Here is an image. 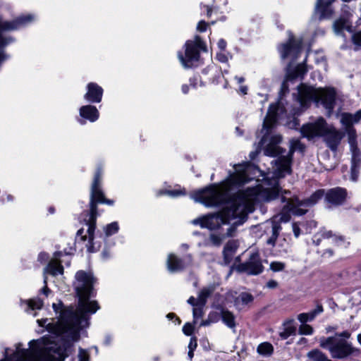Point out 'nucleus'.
Wrapping results in <instances>:
<instances>
[{
  "mask_svg": "<svg viewBox=\"0 0 361 361\" xmlns=\"http://www.w3.org/2000/svg\"><path fill=\"white\" fill-rule=\"evenodd\" d=\"M192 197L195 201L201 202L207 207L226 204L220 212L208 214L192 221V224L200 225L201 228H205L210 231L218 230L223 224H229L231 218L234 216L235 212H241L243 207L242 204L237 203L235 207L237 210H232L230 207V197L226 200V194L215 184H211L202 190L195 191Z\"/></svg>",
  "mask_w": 361,
  "mask_h": 361,
  "instance_id": "obj_1",
  "label": "nucleus"
},
{
  "mask_svg": "<svg viewBox=\"0 0 361 361\" xmlns=\"http://www.w3.org/2000/svg\"><path fill=\"white\" fill-rule=\"evenodd\" d=\"M96 281L92 272L78 271L75 274L74 288L78 297V307H71L62 313V317L66 326H77L80 324H89L88 313L94 314L99 310V306L96 300H90L93 296V286Z\"/></svg>",
  "mask_w": 361,
  "mask_h": 361,
  "instance_id": "obj_2",
  "label": "nucleus"
},
{
  "mask_svg": "<svg viewBox=\"0 0 361 361\" xmlns=\"http://www.w3.org/2000/svg\"><path fill=\"white\" fill-rule=\"evenodd\" d=\"M29 345L30 349H20L21 344L18 343L11 359L0 361H63L66 356L56 344L41 347L40 340H32Z\"/></svg>",
  "mask_w": 361,
  "mask_h": 361,
  "instance_id": "obj_3",
  "label": "nucleus"
},
{
  "mask_svg": "<svg viewBox=\"0 0 361 361\" xmlns=\"http://www.w3.org/2000/svg\"><path fill=\"white\" fill-rule=\"evenodd\" d=\"M303 137L310 140L315 137H324V141L333 152H336L345 134L334 127H329L325 119L318 118L314 122L303 125L300 128Z\"/></svg>",
  "mask_w": 361,
  "mask_h": 361,
  "instance_id": "obj_4",
  "label": "nucleus"
},
{
  "mask_svg": "<svg viewBox=\"0 0 361 361\" xmlns=\"http://www.w3.org/2000/svg\"><path fill=\"white\" fill-rule=\"evenodd\" d=\"M336 93L334 88H319L300 84L298 87L297 100L302 107H307L312 102H321L330 116L334 109Z\"/></svg>",
  "mask_w": 361,
  "mask_h": 361,
  "instance_id": "obj_5",
  "label": "nucleus"
},
{
  "mask_svg": "<svg viewBox=\"0 0 361 361\" xmlns=\"http://www.w3.org/2000/svg\"><path fill=\"white\" fill-rule=\"evenodd\" d=\"M277 110L276 106L270 105L262 125V131L264 130L265 133L259 142V145L262 147L267 141H269L264 147V153L266 156L272 157L281 156L286 152L285 149L279 146L282 141V136L281 135H270L271 129L277 122Z\"/></svg>",
  "mask_w": 361,
  "mask_h": 361,
  "instance_id": "obj_6",
  "label": "nucleus"
},
{
  "mask_svg": "<svg viewBox=\"0 0 361 361\" xmlns=\"http://www.w3.org/2000/svg\"><path fill=\"white\" fill-rule=\"evenodd\" d=\"M319 346L328 350L333 359L345 360L360 354V349L353 347L347 340L337 336L321 338Z\"/></svg>",
  "mask_w": 361,
  "mask_h": 361,
  "instance_id": "obj_7",
  "label": "nucleus"
},
{
  "mask_svg": "<svg viewBox=\"0 0 361 361\" xmlns=\"http://www.w3.org/2000/svg\"><path fill=\"white\" fill-rule=\"evenodd\" d=\"M52 307L56 313L60 312V319L56 324H48L47 326V329L55 334L57 336H63L64 334H66L68 336H69L73 341H77L80 339V331L85 328L88 326L89 324L84 325L85 323L80 324L77 326H66V323L63 319L62 317V313L68 310L71 307H73L72 306H70L67 307L66 309H63V304L62 301L59 300L58 303H53Z\"/></svg>",
  "mask_w": 361,
  "mask_h": 361,
  "instance_id": "obj_8",
  "label": "nucleus"
},
{
  "mask_svg": "<svg viewBox=\"0 0 361 361\" xmlns=\"http://www.w3.org/2000/svg\"><path fill=\"white\" fill-rule=\"evenodd\" d=\"M306 147L298 139H292L290 141V148L286 155L279 156L273 162L275 165L274 176L276 178H284L287 174L292 173L291 165L293 159V154L295 151L304 153Z\"/></svg>",
  "mask_w": 361,
  "mask_h": 361,
  "instance_id": "obj_9",
  "label": "nucleus"
},
{
  "mask_svg": "<svg viewBox=\"0 0 361 361\" xmlns=\"http://www.w3.org/2000/svg\"><path fill=\"white\" fill-rule=\"evenodd\" d=\"M185 56L181 52L178 53V58L185 68H191L195 62H197L200 57V50L207 51V47L199 35L195 37V40H188L185 44Z\"/></svg>",
  "mask_w": 361,
  "mask_h": 361,
  "instance_id": "obj_10",
  "label": "nucleus"
},
{
  "mask_svg": "<svg viewBox=\"0 0 361 361\" xmlns=\"http://www.w3.org/2000/svg\"><path fill=\"white\" fill-rule=\"evenodd\" d=\"M237 203H240L243 204V209L241 212H235L236 215L235 214L233 217L231 218V221L233 219H237L232 226H231L226 232V236L227 237H232L233 236L235 231L236 227L239 225L243 224L247 219V212L246 209L247 207V200L246 198L241 194L234 195L231 197H230V207L232 209V210H237L235 208L237 207Z\"/></svg>",
  "mask_w": 361,
  "mask_h": 361,
  "instance_id": "obj_11",
  "label": "nucleus"
},
{
  "mask_svg": "<svg viewBox=\"0 0 361 361\" xmlns=\"http://www.w3.org/2000/svg\"><path fill=\"white\" fill-rule=\"evenodd\" d=\"M281 178H276L274 176V171L272 173V176L271 178L267 177L265 178V183L270 187L267 188H263L260 190L259 193V197L264 202H271L272 200H276L281 195L284 196V195H290V192L289 190H283L279 184V179Z\"/></svg>",
  "mask_w": 361,
  "mask_h": 361,
  "instance_id": "obj_12",
  "label": "nucleus"
},
{
  "mask_svg": "<svg viewBox=\"0 0 361 361\" xmlns=\"http://www.w3.org/2000/svg\"><path fill=\"white\" fill-rule=\"evenodd\" d=\"M348 192L345 188L336 187L324 192V202L326 207L331 209L344 204L347 199Z\"/></svg>",
  "mask_w": 361,
  "mask_h": 361,
  "instance_id": "obj_13",
  "label": "nucleus"
},
{
  "mask_svg": "<svg viewBox=\"0 0 361 361\" xmlns=\"http://www.w3.org/2000/svg\"><path fill=\"white\" fill-rule=\"evenodd\" d=\"M324 195V189H319L313 192L310 197L304 200H300L298 197H293L288 199L285 196L281 198V202H286V204H291L293 207H310L315 205L319 200H320Z\"/></svg>",
  "mask_w": 361,
  "mask_h": 361,
  "instance_id": "obj_14",
  "label": "nucleus"
},
{
  "mask_svg": "<svg viewBox=\"0 0 361 361\" xmlns=\"http://www.w3.org/2000/svg\"><path fill=\"white\" fill-rule=\"evenodd\" d=\"M348 143L352 153L350 179L353 181H356L358 178L360 169L361 168V151L357 147V140H355L352 135L350 140H348Z\"/></svg>",
  "mask_w": 361,
  "mask_h": 361,
  "instance_id": "obj_15",
  "label": "nucleus"
},
{
  "mask_svg": "<svg viewBox=\"0 0 361 361\" xmlns=\"http://www.w3.org/2000/svg\"><path fill=\"white\" fill-rule=\"evenodd\" d=\"M239 270L250 275L261 274L264 270V267L259 253H252L247 261L239 265Z\"/></svg>",
  "mask_w": 361,
  "mask_h": 361,
  "instance_id": "obj_16",
  "label": "nucleus"
},
{
  "mask_svg": "<svg viewBox=\"0 0 361 361\" xmlns=\"http://www.w3.org/2000/svg\"><path fill=\"white\" fill-rule=\"evenodd\" d=\"M361 119V110L355 114L344 113L342 114L341 122L345 126V132L348 135V140H350L351 134L354 140H357V133L355 128L353 126L354 123H357Z\"/></svg>",
  "mask_w": 361,
  "mask_h": 361,
  "instance_id": "obj_17",
  "label": "nucleus"
},
{
  "mask_svg": "<svg viewBox=\"0 0 361 361\" xmlns=\"http://www.w3.org/2000/svg\"><path fill=\"white\" fill-rule=\"evenodd\" d=\"M98 215L97 207L95 204H90L89 219L87 221L88 225V242L90 245L87 247L89 252H93V240L94 238V231L96 228V220Z\"/></svg>",
  "mask_w": 361,
  "mask_h": 361,
  "instance_id": "obj_18",
  "label": "nucleus"
},
{
  "mask_svg": "<svg viewBox=\"0 0 361 361\" xmlns=\"http://www.w3.org/2000/svg\"><path fill=\"white\" fill-rule=\"evenodd\" d=\"M87 92L85 95V99L92 103H99L102 101L103 89L97 84L90 82L87 85Z\"/></svg>",
  "mask_w": 361,
  "mask_h": 361,
  "instance_id": "obj_19",
  "label": "nucleus"
},
{
  "mask_svg": "<svg viewBox=\"0 0 361 361\" xmlns=\"http://www.w3.org/2000/svg\"><path fill=\"white\" fill-rule=\"evenodd\" d=\"M238 247V244L235 240H229L225 245L223 250V256L226 264H229L231 262Z\"/></svg>",
  "mask_w": 361,
  "mask_h": 361,
  "instance_id": "obj_20",
  "label": "nucleus"
},
{
  "mask_svg": "<svg viewBox=\"0 0 361 361\" xmlns=\"http://www.w3.org/2000/svg\"><path fill=\"white\" fill-rule=\"evenodd\" d=\"M80 116L91 122H94L99 118V111L94 106L85 105L80 107Z\"/></svg>",
  "mask_w": 361,
  "mask_h": 361,
  "instance_id": "obj_21",
  "label": "nucleus"
},
{
  "mask_svg": "<svg viewBox=\"0 0 361 361\" xmlns=\"http://www.w3.org/2000/svg\"><path fill=\"white\" fill-rule=\"evenodd\" d=\"M166 264L167 268L171 272L180 271L185 268L183 260L173 254L169 255Z\"/></svg>",
  "mask_w": 361,
  "mask_h": 361,
  "instance_id": "obj_22",
  "label": "nucleus"
},
{
  "mask_svg": "<svg viewBox=\"0 0 361 361\" xmlns=\"http://www.w3.org/2000/svg\"><path fill=\"white\" fill-rule=\"evenodd\" d=\"M301 49V43L294 39L293 37H290L289 41L286 44L282 45L281 57L287 58L292 50L299 52Z\"/></svg>",
  "mask_w": 361,
  "mask_h": 361,
  "instance_id": "obj_23",
  "label": "nucleus"
},
{
  "mask_svg": "<svg viewBox=\"0 0 361 361\" xmlns=\"http://www.w3.org/2000/svg\"><path fill=\"white\" fill-rule=\"evenodd\" d=\"M281 229L282 228L280 222H276V220H272L271 221V235L266 242L268 245H270L272 247L276 246V240Z\"/></svg>",
  "mask_w": 361,
  "mask_h": 361,
  "instance_id": "obj_24",
  "label": "nucleus"
},
{
  "mask_svg": "<svg viewBox=\"0 0 361 361\" xmlns=\"http://www.w3.org/2000/svg\"><path fill=\"white\" fill-rule=\"evenodd\" d=\"M281 229L282 228L280 222H276V220H272L271 221V235L266 242L268 245H270L272 247L276 246V240Z\"/></svg>",
  "mask_w": 361,
  "mask_h": 361,
  "instance_id": "obj_25",
  "label": "nucleus"
},
{
  "mask_svg": "<svg viewBox=\"0 0 361 361\" xmlns=\"http://www.w3.org/2000/svg\"><path fill=\"white\" fill-rule=\"evenodd\" d=\"M49 273L55 276L58 274H63V267L60 260H51L49 262L47 267L44 269V274Z\"/></svg>",
  "mask_w": 361,
  "mask_h": 361,
  "instance_id": "obj_26",
  "label": "nucleus"
},
{
  "mask_svg": "<svg viewBox=\"0 0 361 361\" xmlns=\"http://www.w3.org/2000/svg\"><path fill=\"white\" fill-rule=\"evenodd\" d=\"M221 319L223 322L230 329H235L236 326L235 317L233 312L225 309L224 307H221L220 311Z\"/></svg>",
  "mask_w": 361,
  "mask_h": 361,
  "instance_id": "obj_27",
  "label": "nucleus"
},
{
  "mask_svg": "<svg viewBox=\"0 0 361 361\" xmlns=\"http://www.w3.org/2000/svg\"><path fill=\"white\" fill-rule=\"evenodd\" d=\"M100 179H101V170L99 169H97V172L94 174V180L91 187V195H90V204H94V197L97 195V192L102 191L99 188L100 185Z\"/></svg>",
  "mask_w": 361,
  "mask_h": 361,
  "instance_id": "obj_28",
  "label": "nucleus"
},
{
  "mask_svg": "<svg viewBox=\"0 0 361 361\" xmlns=\"http://www.w3.org/2000/svg\"><path fill=\"white\" fill-rule=\"evenodd\" d=\"M294 319H288L283 322V330L279 333L280 337L285 340L295 334L296 328L293 325Z\"/></svg>",
  "mask_w": 361,
  "mask_h": 361,
  "instance_id": "obj_29",
  "label": "nucleus"
},
{
  "mask_svg": "<svg viewBox=\"0 0 361 361\" xmlns=\"http://www.w3.org/2000/svg\"><path fill=\"white\" fill-rule=\"evenodd\" d=\"M309 361H332L328 356L318 348L312 349L307 353Z\"/></svg>",
  "mask_w": 361,
  "mask_h": 361,
  "instance_id": "obj_30",
  "label": "nucleus"
},
{
  "mask_svg": "<svg viewBox=\"0 0 361 361\" xmlns=\"http://www.w3.org/2000/svg\"><path fill=\"white\" fill-rule=\"evenodd\" d=\"M335 0H329L326 4H323L322 1L321 6L319 7H317V5L316 4V10L319 12V20L329 18L331 16L333 11L329 6Z\"/></svg>",
  "mask_w": 361,
  "mask_h": 361,
  "instance_id": "obj_31",
  "label": "nucleus"
},
{
  "mask_svg": "<svg viewBox=\"0 0 361 361\" xmlns=\"http://www.w3.org/2000/svg\"><path fill=\"white\" fill-rule=\"evenodd\" d=\"M216 286L214 284L203 288L198 295L199 304L202 306H204L206 305L207 298L214 292Z\"/></svg>",
  "mask_w": 361,
  "mask_h": 361,
  "instance_id": "obj_32",
  "label": "nucleus"
},
{
  "mask_svg": "<svg viewBox=\"0 0 361 361\" xmlns=\"http://www.w3.org/2000/svg\"><path fill=\"white\" fill-rule=\"evenodd\" d=\"M307 72V68L302 63L298 64L294 70L290 71L288 74V79L289 80H294L297 79L298 78H302L304 75Z\"/></svg>",
  "mask_w": 361,
  "mask_h": 361,
  "instance_id": "obj_33",
  "label": "nucleus"
},
{
  "mask_svg": "<svg viewBox=\"0 0 361 361\" xmlns=\"http://www.w3.org/2000/svg\"><path fill=\"white\" fill-rule=\"evenodd\" d=\"M253 300L254 297L251 293L243 292L239 295L238 297L235 298L234 304L235 306H237L240 304V302H241L243 305H246L252 302Z\"/></svg>",
  "mask_w": 361,
  "mask_h": 361,
  "instance_id": "obj_34",
  "label": "nucleus"
},
{
  "mask_svg": "<svg viewBox=\"0 0 361 361\" xmlns=\"http://www.w3.org/2000/svg\"><path fill=\"white\" fill-rule=\"evenodd\" d=\"M257 351L260 355L269 356L273 353L274 348L271 343L264 342L258 345Z\"/></svg>",
  "mask_w": 361,
  "mask_h": 361,
  "instance_id": "obj_35",
  "label": "nucleus"
},
{
  "mask_svg": "<svg viewBox=\"0 0 361 361\" xmlns=\"http://www.w3.org/2000/svg\"><path fill=\"white\" fill-rule=\"evenodd\" d=\"M283 210L291 212L295 216H302L307 212V209L300 208V207H293L291 204H285Z\"/></svg>",
  "mask_w": 361,
  "mask_h": 361,
  "instance_id": "obj_36",
  "label": "nucleus"
},
{
  "mask_svg": "<svg viewBox=\"0 0 361 361\" xmlns=\"http://www.w3.org/2000/svg\"><path fill=\"white\" fill-rule=\"evenodd\" d=\"M21 302H25L27 305V309L30 310H35V309H41L43 305V301L40 299H30L28 300H21Z\"/></svg>",
  "mask_w": 361,
  "mask_h": 361,
  "instance_id": "obj_37",
  "label": "nucleus"
},
{
  "mask_svg": "<svg viewBox=\"0 0 361 361\" xmlns=\"http://www.w3.org/2000/svg\"><path fill=\"white\" fill-rule=\"evenodd\" d=\"M97 203H105L109 205L113 204L114 201L111 200L106 199L102 191H99L97 195L94 197V204L97 207Z\"/></svg>",
  "mask_w": 361,
  "mask_h": 361,
  "instance_id": "obj_38",
  "label": "nucleus"
},
{
  "mask_svg": "<svg viewBox=\"0 0 361 361\" xmlns=\"http://www.w3.org/2000/svg\"><path fill=\"white\" fill-rule=\"evenodd\" d=\"M118 231V224L117 222H113L108 224L105 228V234L106 236H110Z\"/></svg>",
  "mask_w": 361,
  "mask_h": 361,
  "instance_id": "obj_39",
  "label": "nucleus"
},
{
  "mask_svg": "<svg viewBox=\"0 0 361 361\" xmlns=\"http://www.w3.org/2000/svg\"><path fill=\"white\" fill-rule=\"evenodd\" d=\"M203 307L200 304L198 306L193 307L192 314L194 318V323H196V321L202 317L203 316Z\"/></svg>",
  "mask_w": 361,
  "mask_h": 361,
  "instance_id": "obj_40",
  "label": "nucleus"
},
{
  "mask_svg": "<svg viewBox=\"0 0 361 361\" xmlns=\"http://www.w3.org/2000/svg\"><path fill=\"white\" fill-rule=\"evenodd\" d=\"M313 333V328L307 324H303L299 327V334L301 335H310Z\"/></svg>",
  "mask_w": 361,
  "mask_h": 361,
  "instance_id": "obj_41",
  "label": "nucleus"
},
{
  "mask_svg": "<svg viewBox=\"0 0 361 361\" xmlns=\"http://www.w3.org/2000/svg\"><path fill=\"white\" fill-rule=\"evenodd\" d=\"M285 267V263L281 262H273L270 264V269L274 272L283 271Z\"/></svg>",
  "mask_w": 361,
  "mask_h": 361,
  "instance_id": "obj_42",
  "label": "nucleus"
},
{
  "mask_svg": "<svg viewBox=\"0 0 361 361\" xmlns=\"http://www.w3.org/2000/svg\"><path fill=\"white\" fill-rule=\"evenodd\" d=\"M345 27V20L343 19H339L334 22V28L336 32L342 31Z\"/></svg>",
  "mask_w": 361,
  "mask_h": 361,
  "instance_id": "obj_43",
  "label": "nucleus"
},
{
  "mask_svg": "<svg viewBox=\"0 0 361 361\" xmlns=\"http://www.w3.org/2000/svg\"><path fill=\"white\" fill-rule=\"evenodd\" d=\"M283 213H281L279 216V219L278 220H276V222H280V224H281V222H288L290 220V214H289V212L288 211H286V210H283Z\"/></svg>",
  "mask_w": 361,
  "mask_h": 361,
  "instance_id": "obj_44",
  "label": "nucleus"
},
{
  "mask_svg": "<svg viewBox=\"0 0 361 361\" xmlns=\"http://www.w3.org/2000/svg\"><path fill=\"white\" fill-rule=\"evenodd\" d=\"M209 240L212 245L219 246L221 244L222 238L219 235L211 233L209 235Z\"/></svg>",
  "mask_w": 361,
  "mask_h": 361,
  "instance_id": "obj_45",
  "label": "nucleus"
},
{
  "mask_svg": "<svg viewBox=\"0 0 361 361\" xmlns=\"http://www.w3.org/2000/svg\"><path fill=\"white\" fill-rule=\"evenodd\" d=\"M183 333L187 336H190L194 331V326L190 323H186L183 327Z\"/></svg>",
  "mask_w": 361,
  "mask_h": 361,
  "instance_id": "obj_46",
  "label": "nucleus"
},
{
  "mask_svg": "<svg viewBox=\"0 0 361 361\" xmlns=\"http://www.w3.org/2000/svg\"><path fill=\"white\" fill-rule=\"evenodd\" d=\"M352 40L354 44L361 47V31L354 33L352 36Z\"/></svg>",
  "mask_w": 361,
  "mask_h": 361,
  "instance_id": "obj_47",
  "label": "nucleus"
},
{
  "mask_svg": "<svg viewBox=\"0 0 361 361\" xmlns=\"http://www.w3.org/2000/svg\"><path fill=\"white\" fill-rule=\"evenodd\" d=\"M78 361H89L88 353L82 348L79 350Z\"/></svg>",
  "mask_w": 361,
  "mask_h": 361,
  "instance_id": "obj_48",
  "label": "nucleus"
},
{
  "mask_svg": "<svg viewBox=\"0 0 361 361\" xmlns=\"http://www.w3.org/2000/svg\"><path fill=\"white\" fill-rule=\"evenodd\" d=\"M287 126L292 129H296L300 126V121L297 118H293L287 123Z\"/></svg>",
  "mask_w": 361,
  "mask_h": 361,
  "instance_id": "obj_49",
  "label": "nucleus"
},
{
  "mask_svg": "<svg viewBox=\"0 0 361 361\" xmlns=\"http://www.w3.org/2000/svg\"><path fill=\"white\" fill-rule=\"evenodd\" d=\"M298 319L301 323H302V324L307 322V321H310L309 314H307V313H301L298 314Z\"/></svg>",
  "mask_w": 361,
  "mask_h": 361,
  "instance_id": "obj_50",
  "label": "nucleus"
},
{
  "mask_svg": "<svg viewBox=\"0 0 361 361\" xmlns=\"http://www.w3.org/2000/svg\"><path fill=\"white\" fill-rule=\"evenodd\" d=\"M293 231L294 235L298 238L300 234V228L299 224L297 222L293 223Z\"/></svg>",
  "mask_w": 361,
  "mask_h": 361,
  "instance_id": "obj_51",
  "label": "nucleus"
},
{
  "mask_svg": "<svg viewBox=\"0 0 361 361\" xmlns=\"http://www.w3.org/2000/svg\"><path fill=\"white\" fill-rule=\"evenodd\" d=\"M207 23L204 20H201L197 25V30L200 32H204L207 30Z\"/></svg>",
  "mask_w": 361,
  "mask_h": 361,
  "instance_id": "obj_52",
  "label": "nucleus"
},
{
  "mask_svg": "<svg viewBox=\"0 0 361 361\" xmlns=\"http://www.w3.org/2000/svg\"><path fill=\"white\" fill-rule=\"evenodd\" d=\"M333 240L336 245H338L345 241V237L341 235H336L334 234Z\"/></svg>",
  "mask_w": 361,
  "mask_h": 361,
  "instance_id": "obj_53",
  "label": "nucleus"
},
{
  "mask_svg": "<svg viewBox=\"0 0 361 361\" xmlns=\"http://www.w3.org/2000/svg\"><path fill=\"white\" fill-rule=\"evenodd\" d=\"M165 193H166L171 196H173V197H176L180 195L185 194V192H183L182 190H167L165 192Z\"/></svg>",
  "mask_w": 361,
  "mask_h": 361,
  "instance_id": "obj_54",
  "label": "nucleus"
},
{
  "mask_svg": "<svg viewBox=\"0 0 361 361\" xmlns=\"http://www.w3.org/2000/svg\"><path fill=\"white\" fill-rule=\"evenodd\" d=\"M334 336H337L338 338H342L347 340L350 337V333L348 331H344L340 334L336 333Z\"/></svg>",
  "mask_w": 361,
  "mask_h": 361,
  "instance_id": "obj_55",
  "label": "nucleus"
},
{
  "mask_svg": "<svg viewBox=\"0 0 361 361\" xmlns=\"http://www.w3.org/2000/svg\"><path fill=\"white\" fill-rule=\"evenodd\" d=\"M44 286L41 290V291L42 293H44V295H46L47 296L48 293L50 292V290L47 286V277L46 276H44Z\"/></svg>",
  "mask_w": 361,
  "mask_h": 361,
  "instance_id": "obj_56",
  "label": "nucleus"
},
{
  "mask_svg": "<svg viewBox=\"0 0 361 361\" xmlns=\"http://www.w3.org/2000/svg\"><path fill=\"white\" fill-rule=\"evenodd\" d=\"M350 10V7L346 4H343L341 8L342 12L343 13L344 16L347 18L351 16Z\"/></svg>",
  "mask_w": 361,
  "mask_h": 361,
  "instance_id": "obj_57",
  "label": "nucleus"
},
{
  "mask_svg": "<svg viewBox=\"0 0 361 361\" xmlns=\"http://www.w3.org/2000/svg\"><path fill=\"white\" fill-rule=\"evenodd\" d=\"M197 343L196 337H192L188 345V348L195 350V349L197 348Z\"/></svg>",
  "mask_w": 361,
  "mask_h": 361,
  "instance_id": "obj_58",
  "label": "nucleus"
},
{
  "mask_svg": "<svg viewBox=\"0 0 361 361\" xmlns=\"http://www.w3.org/2000/svg\"><path fill=\"white\" fill-rule=\"evenodd\" d=\"M49 259V255L46 252H40L38 256L39 261L43 262H46Z\"/></svg>",
  "mask_w": 361,
  "mask_h": 361,
  "instance_id": "obj_59",
  "label": "nucleus"
},
{
  "mask_svg": "<svg viewBox=\"0 0 361 361\" xmlns=\"http://www.w3.org/2000/svg\"><path fill=\"white\" fill-rule=\"evenodd\" d=\"M277 286H278V283H277V281H276L274 280H269L267 283V287L269 288L273 289V288H276Z\"/></svg>",
  "mask_w": 361,
  "mask_h": 361,
  "instance_id": "obj_60",
  "label": "nucleus"
},
{
  "mask_svg": "<svg viewBox=\"0 0 361 361\" xmlns=\"http://www.w3.org/2000/svg\"><path fill=\"white\" fill-rule=\"evenodd\" d=\"M334 234L331 231H326L322 233L321 236L323 238H329L334 237Z\"/></svg>",
  "mask_w": 361,
  "mask_h": 361,
  "instance_id": "obj_61",
  "label": "nucleus"
},
{
  "mask_svg": "<svg viewBox=\"0 0 361 361\" xmlns=\"http://www.w3.org/2000/svg\"><path fill=\"white\" fill-rule=\"evenodd\" d=\"M188 302L190 305H191L192 306H193L194 307L199 305V300H197V301L196 299L194 297H192V296H191L188 300Z\"/></svg>",
  "mask_w": 361,
  "mask_h": 361,
  "instance_id": "obj_62",
  "label": "nucleus"
},
{
  "mask_svg": "<svg viewBox=\"0 0 361 361\" xmlns=\"http://www.w3.org/2000/svg\"><path fill=\"white\" fill-rule=\"evenodd\" d=\"M323 307L322 304L317 303V307L314 310H312V312L314 313V314L317 315L323 312Z\"/></svg>",
  "mask_w": 361,
  "mask_h": 361,
  "instance_id": "obj_63",
  "label": "nucleus"
},
{
  "mask_svg": "<svg viewBox=\"0 0 361 361\" xmlns=\"http://www.w3.org/2000/svg\"><path fill=\"white\" fill-rule=\"evenodd\" d=\"M218 47L221 50L224 51L226 49V42L224 39H221L218 42Z\"/></svg>",
  "mask_w": 361,
  "mask_h": 361,
  "instance_id": "obj_64",
  "label": "nucleus"
}]
</instances>
